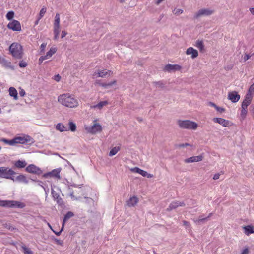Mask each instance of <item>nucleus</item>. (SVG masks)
<instances>
[{
    "label": "nucleus",
    "instance_id": "1",
    "mask_svg": "<svg viewBox=\"0 0 254 254\" xmlns=\"http://www.w3.org/2000/svg\"><path fill=\"white\" fill-rule=\"evenodd\" d=\"M58 102L62 105L69 108H75L78 106V101L74 95L69 93L63 94L58 96Z\"/></svg>",
    "mask_w": 254,
    "mask_h": 254
},
{
    "label": "nucleus",
    "instance_id": "2",
    "mask_svg": "<svg viewBox=\"0 0 254 254\" xmlns=\"http://www.w3.org/2000/svg\"><path fill=\"white\" fill-rule=\"evenodd\" d=\"M10 53L13 57L17 59H21L23 57L22 46L18 43H12L9 48Z\"/></svg>",
    "mask_w": 254,
    "mask_h": 254
},
{
    "label": "nucleus",
    "instance_id": "3",
    "mask_svg": "<svg viewBox=\"0 0 254 254\" xmlns=\"http://www.w3.org/2000/svg\"><path fill=\"white\" fill-rule=\"evenodd\" d=\"M34 139L29 135L22 134L21 136H17L13 138L11 143L16 144H31L34 143Z\"/></svg>",
    "mask_w": 254,
    "mask_h": 254
},
{
    "label": "nucleus",
    "instance_id": "4",
    "mask_svg": "<svg viewBox=\"0 0 254 254\" xmlns=\"http://www.w3.org/2000/svg\"><path fill=\"white\" fill-rule=\"evenodd\" d=\"M178 124L179 127L183 129L195 130L198 127L197 123L190 120H179Z\"/></svg>",
    "mask_w": 254,
    "mask_h": 254
},
{
    "label": "nucleus",
    "instance_id": "5",
    "mask_svg": "<svg viewBox=\"0 0 254 254\" xmlns=\"http://www.w3.org/2000/svg\"><path fill=\"white\" fill-rule=\"evenodd\" d=\"M16 174V173L11 168L5 167H0V178L12 180L13 179V176Z\"/></svg>",
    "mask_w": 254,
    "mask_h": 254
},
{
    "label": "nucleus",
    "instance_id": "6",
    "mask_svg": "<svg viewBox=\"0 0 254 254\" xmlns=\"http://www.w3.org/2000/svg\"><path fill=\"white\" fill-rule=\"evenodd\" d=\"M214 10L211 8H201L196 12L194 15V19H198L202 16H208L213 14Z\"/></svg>",
    "mask_w": 254,
    "mask_h": 254
},
{
    "label": "nucleus",
    "instance_id": "7",
    "mask_svg": "<svg viewBox=\"0 0 254 254\" xmlns=\"http://www.w3.org/2000/svg\"><path fill=\"white\" fill-rule=\"evenodd\" d=\"M85 129L88 133L96 134L98 132L101 131L102 127L99 124L96 123L92 126L85 127Z\"/></svg>",
    "mask_w": 254,
    "mask_h": 254
},
{
    "label": "nucleus",
    "instance_id": "8",
    "mask_svg": "<svg viewBox=\"0 0 254 254\" xmlns=\"http://www.w3.org/2000/svg\"><path fill=\"white\" fill-rule=\"evenodd\" d=\"M51 194L54 200L56 201L57 203L60 206L64 205V202L63 199L60 196L59 194L56 192L54 190V188L56 187L53 185H51Z\"/></svg>",
    "mask_w": 254,
    "mask_h": 254
},
{
    "label": "nucleus",
    "instance_id": "9",
    "mask_svg": "<svg viewBox=\"0 0 254 254\" xmlns=\"http://www.w3.org/2000/svg\"><path fill=\"white\" fill-rule=\"evenodd\" d=\"M7 27L8 29L14 31L19 32L21 30L20 23L16 20H12L8 24Z\"/></svg>",
    "mask_w": 254,
    "mask_h": 254
},
{
    "label": "nucleus",
    "instance_id": "10",
    "mask_svg": "<svg viewBox=\"0 0 254 254\" xmlns=\"http://www.w3.org/2000/svg\"><path fill=\"white\" fill-rule=\"evenodd\" d=\"M60 171L61 169L60 168L55 169L51 172L44 174L43 176L46 178L54 177L57 179H60L61 178L60 176Z\"/></svg>",
    "mask_w": 254,
    "mask_h": 254
},
{
    "label": "nucleus",
    "instance_id": "11",
    "mask_svg": "<svg viewBox=\"0 0 254 254\" xmlns=\"http://www.w3.org/2000/svg\"><path fill=\"white\" fill-rule=\"evenodd\" d=\"M25 171L28 173L40 174L42 173L41 170L34 164L28 165L25 169Z\"/></svg>",
    "mask_w": 254,
    "mask_h": 254
},
{
    "label": "nucleus",
    "instance_id": "12",
    "mask_svg": "<svg viewBox=\"0 0 254 254\" xmlns=\"http://www.w3.org/2000/svg\"><path fill=\"white\" fill-rule=\"evenodd\" d=\"M0 64L5 68L11 70H14V66L11 63L2 57H0Z\"/></svg>",
    "mask_w": 254,
    "mask_h": 254
},
{
    "label": "nucleus",
    "instance_id": "13",
    "mask_svg": "<svg viewBox=\"0 0 254 254\" xmlns=\"http://www.w3.org/2000/svg\"><path fill=\"white\" fill-rule=\"evenodd\" d=\"M228 99L233 103H236L240 100V96L236 91H231L228 93Z\"/></svg>",
    "mask_w": 254,
    "mask_h": 254
},
{
    "label": "nucleus",
    "instance_id": "14",
    "mask_svg": "<svg viewBox=\"0 0 254 254\" xmlns=\"http://www.w3.org/2000/svg\"><path fill=\"white\" fill-rule=\"evenodd\" d=\"M181 69V66L178 64H169L165 66L164 70L165 71L171 72L172 71L180 70Z\"/></svg>",
    "mask_w": 254,
    "mask_h": 254
},
{
    "label": "nucleus",
    "instance_id": "15",
    "mask_svg": "<svg viewBox=\"0 0 254 254\" xmlns=\"http://www.w3.org/2000/svg\"><path fill=\"white\" fill-rule=\"evenodd\" d=\"M213 121L215 123H217L221 125L224 127H227L230 126V121L221 118H214Z\"/></svg>",
    "mask_w": 254,
    "mask_h": 254
},
{
    "label": "nucleus",
    "instance_id": "16",
    "mask_svg": "<svg viewBox=\"0 0 254 254\" xmlns=\"http://www.w3.org/2000/svg\"><path fill=\"white\" fill-rule=\"evenodd\" d=\"M203 156L202 155L192 156L190 158H187L185 160V162L186 163L197 162L202 160Z\"/></svg>",
    "mask_w": 254,
    "mask_h": 254
},
{
    "label": "nucleus",
    "instance_id": "17",
    "mask_svg": "<svg viewBox=\"0 0 254 254\" xmlns=\"http://www.w3.org/2000/svg\"><path fill=\"white\" fill-rule=\"evenodd\" d=\"M185 205L183 202H179L175 201L171 202L168 207L167 208V211H171L173 209L177 208L179 206H184Z\"/></svg>",
    "mask_w": 254,
    "mask_h": 254
},
{
    "label": "nucleus",
    "instance_id": "18",
    "mask_svg": "<svg viewBox=\"0 0 254 254\" xmlns=\"http://www.w3.org/2000/svg\"><path fill=\"white\" fill-rule=\"evenodd\" d=\"M13 179L12 180L13 182H17L19 183H23L25 184H28L29 183L28 180L26 178V176L24 175L20 174L17 176L16 178L14 176H13Z\"/></svg>",
    "mask_w": 254,
    "mask_h": 254
},
{
    "label": "nucleus",
    "instance_id": "19",
    "mask_svg": "<svg viewBox=\"0 0 254 254\" xmlns=\"http://www.w3.org/2000/svg\"><path fill=\"white\" fill-rule=\"evenodd\" d=\"M252 99V95L251 94H247L242 103L241 107L247 108L248 106L250 104Z\"/></svg>",
    "mask_w": 254,
    "mask_h": 254
},
{
    "label": "nucleus",
    "instance_id": "20",
    "mask_svg": "<svg viewBox=\"0 0 254 254\" xmlns=\"http://www.w3.org/2000/svg\"><path fill=\"white\" fill-rule=\"evenodd\" d=\"M186 53L188 55H191V57L192 59H194L198 56V51L192 47L188 48L186 50Z\"/></svg>",
    "mask_w": 254,
    "mask_h": 254
},
{
    "label": "nucleus",
    "instance_id": "21",
    "mask_svg": "<svg viewBox=\"0 0 254 254\" xmlns=\"http://www.w3.org/2000/svg\"><path fill=\"white\" fill-rule=\"evenodd\" d=\"M25 206V204L17 201L10 200V208L16 207L23 208Z\"/></svg>",
    "mask_w": 254,
    "mask_h": 254
},
{
    "label": "nucleus",
    "instance_id": "22",
    "mask_svg": "<svg viewBox=\"0 0 254 254\" xmlns=\"http://www.w3.org/2000/svg\"><path fill=\"white\" fill-rule=\"evenodd\" d=\"M243 229L244 230V233L247 236L254 233V227L251 225L245 226L243 227Z\"/></svg>",
    "mask_w": 254,
    "mask_h": 254
},
{
    "label": "nucleus",
    "instance_id": "23",
    "mask_svg": "<svg viewBox=\"0 0 254 254\" xmlns=\"http://www.w3.org/2000/svg\"><path fill=\"white\" fill-rule=\"evenodd\" d=\"M73 216L74 214L73 212L71 211H68L67 212V213L65 215L62 222L63 228H64L66 222Z\"/></svg>",
    "mask_w": 254,
    "mask_h": 254
},
{
    "label": "nucleus",
    "instance_id": "24",
    "mask_svg": "<svg viewBox=\"0 0 254 254\" xmlns=\"http://www.w3.org/2000/svg\"><path fill=\"white\" fill-rule=\"evenodd\" d=\"M138 202V199L135 196L131 197L127 202V204L129 207L134 206Z\"/></svg>",
    "mask_w": 254,
    "mask_h": 254
},
{
    "label": "nucleus",
    "instance_id": "25",
    "mask_svg": "<svg viewBox=\"0 0 254 254\" xmlns=\"http://www.w3.org/2000/svg\"><path fill=\"white\" fill-rule=\"evenodd\" d=\"M27 165V163L25 160H18L14 163V166L17 168H23Z\"/></svg>",
    "mask_w": 254,
    "mask_h": 254
},
{
    "label": "nucleus",
    "instance_id": "26",
    "mask_svg": "<svg viewBox=\"0 0 254 254\" xmlns=\"http://www.w3.org/2000/svg\"><path fill=\"white\" fill-rule=\"evenodd\" d=\"M8 91L9 95L13 97L15 100H17L18 93L16 89L14 87H10Z\"/></svg>",
    "mask_w": 254,
    "mask_h": 254
},
{
    "label": "nucleus",
    "instance_id": "27",
    "mask_svg": "<svg viewBox=\"0 0 254 254\" xmlns=\"http://www.w3.org/2000/svg\"><path fill=\"white\" fill-rule=\"evenodd\" d=\"M56 130L60 131V132L67 131H68V128L65 127L62 123H58L55 127Z\"/></svg>",
    "mask_w": 254,
    "mask_h": 254
},
{
    "label": "nucleus",
    "instance_id": "28",
    "mask_svg": "<svg viewBox=\"0 0 254 254\" xmlns=\"http://www.w3.org/2000/svg\"><path fill=\"white\" fill-rule=\"evenodd\" d=\"M108 103L107 101H100L99 103L91 106V108L94 109L98 108L99 109H101L103 108V107L107 105Z\"/></svg>",
    "mask_w": 254,
    "mask_h": 254
},
{
    "label": "nucleus",
    "instance_id": "29",
    "mask_svg": "<svg viewBox=\"0 0 254 254\" xmlns=\"http://www.w3.org/2000/svg\"><path fill=\"white\" fill-rule=\"evenodd\" d=\"M212 215V213H210L208 217H202V216H200L199 218L197 219H194V221L195 223L197 224H201V223H203L204 221L208 220V219L211 217V216Z\"/></svg>",
    "mask_w": 254,
    "mask_h": 254
},
{
    "label": "nucleus",
    "instance_id": "30",
    "mask_svg": "<svg viewBox=\"0 0 254 254\" xmlns=\"http://www.w3.org/2000/svg\"><path fill=\"white\" fill-rule=\"evenodd\" d=\"M131 171L133 172L137 173L141 175L142 176H144V175H146V174H145V171L142 170L138 167H134L131 168Z\"/></svg>",
    "mask_w": 254,
    "mask_h": 254
},
{
    "label": "nucleus",
    "instance_id": "31",
    "mask_svg": "<svg viewBox=\"0 0 254 254\" xmlns=\"http://www.w3.org/2000/svg\"><path fill=\"white\" fill-rule=\"evenodd\" d=\"M120 150V147H114L110 150L109 155L110 156H113L116 155Z\"/></svg>",
    "mask_w": 254,
    "mask_h": 254
},
{
    "label": "nucleus",
    "instance_id": "32",
    "mask_svg": "<svg viewBox=\"0 0 254 254\" xmlns=\"http://www.w3.org/2000/svg\"><path fill=\"white\" fill-rule=\"evenodd\" d=\"M60 15L58 13H57L55 17L54 27H60Z\"/></svg>",
    "mask_w": 254,
    "mask_h": 254
},
{
    "label": "nucleus",
    "instance_id": "33",
    "mask_svg": "<svg viewBox=\"0 0 254 254\" xmlns=\"http://www.w3.org/2000/svg\"><path fill=\"white\" fill-rule=\"evenodd\" d=\"M111 72V71H105L104 70H98V72H97L98 76V77H104L106 75H107L108 74V73H109V74H110Z\"/></svg>",
    "mask_w": 254,
    "mask_h": 254
},
{
    "label": "nucleus",
    "instance_id": "34",
    "mask_svg": "<svg viewBox=\"0 0 254 254\" xmlns=\"http://www.w3.org/2000/svg\"><path fill=\"white\" fill-rule=\"evenodd\" d=\"M10 200H0V206L10 207Z\"/></svg>",
    "mask_w": 254,
    "mask_h": 254
},
{
    "label": "nucleus",
    "instance_id": "35",
    "mask_svg": "<svg viewBox=\"0 0 254 254\" xmlns=\"http://www.w3.org/2000/svg\"><path fill=\"white\" fill-rule=\"evenodd\" d=\"M68 125H69L68 130H70L72 132H74L76 130V126L75 124L73 122L70 121L68 123Z\"/></svg>",
    "mask_w": 254,
    "mask_h": 254
},
{
    "label": "nucleus",
    "instance_id": "36",
    "mask_svg": "<svg viewBox=\"0 0 254 254\" xmlns=\"http://www.w3.org/2000/svg\"><path fill=\"white\" fill-rule=\"evenodd\" d=\"M195 46L201 51L204 49V44L202 41H197Z\"/></svg>",
    "mask_w": 254,
    "mask_h": 254
},
{
    "label": "nucleus",
    "instance_id": "37",
    "mask_svg": "<svg viewBox=\"0 0 254 254\" xmlns=\"http://www.w3.org/2000/svg\"><path fill=\"white\" fill-rule=\"evenodd\" d=\"M46 12V8L45 7H43L40 11V13L39 15L38 16L37 18H39V19H41L44 14H45Z\"/></svg>",
    "mask_w": 254,
    "mask_h": 254
},
{
    "label": "nucleus",
    "instance_id": "38",
    "mask_svg": "<svg viewBox=\"0 0 254 254\" xmlns=\"http://www.w3.org/2000/svg\"><path fill=\"white\" fill-rule=\"evenodd\" d=\"M14 15V13L12 11H9L6 15L7 19L10 20L12 19Z\"/></svg>",
    "mask_w": 254,
    "mask_h": 254
},
{
    "label": "nucleus",
    "instance_id": "39",
    "mask_svg": "<svg viewBox=\"0 0 254 254\" xmlns=\"http://www.w3.org/2000/svg\"><path fill=\"white\" fill-rule=\"evenodd\" d=\"M56 52V50L55 48H51L50 50L47 52V54L48 56H49L50 57H51Z\"/></svg>",
    "mask_w": 254,
    "mask_h": 254
},
{
    "label": "nucleus",
    "instance_id": "40",
    "mask_svg": "<svg viewBox=\"0 0 254 254\" xmlns=\"http://www.w3.org/2000/svg\"><path fill=\"white\" fill-rule=\"evenodd\" d=\"M173 12L177 15H178L180 14L183 13V10L180 8H174V9L173 11Z\"/></svg>",
    "mask_w": 254,
    "mask_h": 254
},
{
    "label": "nucleus",
    "instance_id": "41",
    "mask_svg": "<svg viewBox=\"0 0 254 254\" xmlns=\"http://www.w3.org/2000/svg\"><path fill=\"white\" fill-rule=\"evenodd\" d=\"M247 114V108L242 107L241 115L243 118H245Z\"/></svg>",
    "mask_w": 254,
    "mask_h": 254
},
{
    "label": "nucleus",
    "instance_id": "42",
    "mask_svg": "<svg viewBox=\"0 0 254 254\" xmlns=\"http://www.w3.org/2000/svg\"><path fill=\"white\" fill-rule=\"evenodd\" d=\"M19 66L21 68L25 67L27 66V63L23 60L20 61L19 63Z\"/></svg>",
    "mask_w": 254,
    "mask_h": 254
},
{
    "label": "nucleus",
    "instance_id": "43",
    "mask_svg": "<svg viewBox=\"0 0 254 254\" xmlns=\"http://www.w3.org/2000/svg\"><path fill=\"white\" fill-rule=\"evenodd\" d=\"M115 82H116V81H114L113 82H110V83H102L101 84V86L104 87H105V88H107L108 87L112 86L113 84L115 83Z\"/></svg>",
    "mask_w": 254,
    "mask_h": 254
},
{
    "label": "nucleus",
    "instance_id": "44",
    "mask_svg": "<svg viewBox=\"0 0 254 254\" xmlns=\"http://www.w3.org/2000/svg\"><path fill=\"white\" fill-rule=\"evenodd\" d=\"M254 82L249 87L248 94H251V95H252V94L254 92Z\"/></svg>",
    "mask_w": 254,
    "mask_h": 254
},
{
    "label": "nucleus",
    "instance_id": "45",
    "mask_svg": "<svg viewBox=\"0 0 254 254\" xmlns=\"http://www.w3.org/2000/svg\"><path fill=\"white\" fill-rule=\"evenodd\" d=\"M189 146H190V145L188 143L179 144L178 145H176V147H179V148H183V147Z\"/></svg>",
    "mask_w": 254,
    "mask_h": 254
},
{
    "label": "nucleus",
    "instance_id": "46",
    "mask_svg": "<svg viewBox=\"0 0 254 254\" xmlns=\"http://www.w3.org/2000/svg\"><path fill=\"white\" fill-rule=\"evenodd\" d=\"M12 141H13V139L11 140H7L6 139H2L3 142H4V143L8 144L10 145H11V146L14 145L13 143H11V142H12Z\"/></svg>",
    "mask_w": 254,
    "mask_h": 254
},
{
    "label": "nucleus",
    "instance_id": "47",
    "mask_svg": "<svg viewBox=\"0 0 254 254\" xmlns=\"http://www.w3.org/2000/svg\"><path fill=\"white\" fill-rule=\"evenodd\" d=\"M254 54H252V55H249V54H245L243 57V60H244V62H246V61H247L248 60H249L250 57L253 55Z\"/></svg>",
    "mask_w": 254,
    "mask_h": 254
},
{
    "label": "nucleus",
    "instance_id": "48",
    "mask_svg": "<svg viewBox=\"0 0 254 254\" xmlns=\"http://www.w3.org/2000/svg\"><path fill=\"white\" fill-rule=\"evenodd\" d=\"M24 253L25 254H33V252L29 249L25 247L24 248Z\"/></svg>",
    "mask_w": 254,
    "mask_h": 254
},
{
    "label": "nucleus",
    "instance_id": "49",
    "mask_svg": "<svg viewBox=\"0 0 254 254\" xmlns=\"http://www.w3.org/2000/svg\"><path fill=\"white\" fill-rule=\"evenodd\" d=\"M60 33V27H54V34Z\"/></svg>",
    "mask_w": 254,
    "mask_h": 254
},
{
    "label": "nucleus",
    "instance_id": "50",
    "mask_svg": "<svg viewBox=\"0 0 254 254\" xmlns=\"http://www.w3.org/2000/svg\"><path fill=\"white\" fill-rule=\"evenodd\" d=\"M216 110L218 112H219L220 113H222V112H223L225 111V109L224 108H223L222 107H218V106H217L216 107Z\"/></svg>",
    "mask_w": 254,
    "mask_h": 254
},
{
    "label": "nucleus",
    "instance_id": "51",
    "mask_svg": "<svg viewBox=\"0 0 254 254\" xmlns=\"http://www.w3.org/2000/svg\"><path fill=\"white\" fill-rule=\"evenodd\" d=\"M183 225L186 226V228H190V224L189 222L187 221H183Z\"/></svg>",
    "mask_w": 254,
    "mask_h": 254
},
{
    "label": "nucleus",
    "instance_id": "52",
    "mask_svg": "<svg viewBox=\"0 0 254 254\" xmlns=\"http://www.w3.org/2000/svg\"><path fill=\"white\" fill-rule=\"evenodd\" d=\"M54 79L55 81L58 82L61 79V76L59 74L56 75L54 76Z\"/></svg>",
    "mask_w": 254,
    "mask_h": 254
},
{
    "label": "nucleus",
    "instance_id": "53",
    "mask_svg": "<svg viewBox=\"0 0 254 254\" xmlns=\"http://www.w3.org/2000/svg\"><path fill=\"white\" fill-rule=\"evenodd\" d=\"M249 252V249L248 248H246L243 250V251L240 254H248Z\"/></svg>",
    "mask_w": 254,
    "mask_h": 254
},
{
    "label": "nucleus",
    "instance_id": "54",
    "mask_svg": "<svg viewBox=\"0 0 254 254\" xmlns=\"http://www.w3.org/2000/svg\"><path fill=\"white\" fill-rule=\"evenodd\" d=\"M19 95L21 97H23L25 95V92L24 89H20V90L19 91Z\"/></svg>",
    "mask_w": 254,
    "mask_h": 254
},
{
    "label": "nucleus",
    "instance_id": "55",
    "mask_svg": "<svg viewBox=\"0 0 254 254\" xmlns=\"http://www.w3.org/2000/svg\"><path fill=\"white\" fill-rule=\"evenodd\" d=\"M46 46V44L42 43L40 46V49L41 51H43L45 50V48Z\"/></svg>",
    "mask_w": 254,
    "mask_h": 254
},
{
    "label": "nucleus",
    "instance_id": "56",
    "mask_svg": "<svg viewBox=\"0 0 254 254\" xmlns=\"http://www.w3.org/2000/svg\"><path fill=\"white\" fill-rule=\"evenodd\" d=\"M219 177H220V174L216 173L213 176V179L214 180H217L219 178Z\"/></svg>",
    "mask_w": 254,
    "mask_h": 254
},
{
    "label": "nucleus",
    "instance_id": "57",
    "mask_svg": "<svg viewBox=\"0 0 254 254\" xmlns=\"http://www.w3.org/2000/svg\"><path fill=\"white\" fill-rule=\"evenodd\" d=\"M63 229H64V228H63V225H62V228H61L60 231H59V232L54 231V232L55 233V234L56 235L59 236L61 234V232H62V231H63Z\"/></svg>",
    "mask_w": 254,
    "mask_h": 254
},
{
    "label": "nucleus",
    "instance_id": "58",
    "mask_svg": "<svg viewBox=\"0 0 254 254\" xmlns=\"http://www.w3.org/2000/svg\"><path fill=\"white\" fill-rule=\"evenodd\" d=\"M43 188L45 191L46 195H47L48 193H49V188L48 187H43Z\"/></svg>",
    "mask_w": 254,
    "mask_h": 254
},
{
    "label": "nucleus",
    "instance_id": "59",
    "mask_svg": "<svg viewBox=\"0 0 254 254\" xmlns=\"http://www.w3.org/2000/svg\"><path fill=\"white\" fill-rule=\"evenodd\" d=\"M145 174H146V175H144L143 177H146L148 178H151L153 177V175L148 173L146 171L145 172Z\"/></svg>",
    "mask_w": 254,
    "mask_h": 254
},
{
    "label": "nucleus",
    "instance_id": "60",
    "mask_svg": "<svg viewBox=\"0 0 254 254\" xmlns=\"http://www.w3.org/2000/svg\"><path fill=\"white\" fill-rule=\"evenodd\" d=\"M67 35V33L64 31H62L61 38H64Z\"/></svg>",
    "mask_w": 254,
    "mask_h": 254
},
{
    "label": "nucleus",
    "instance_id": "61",
    "mask_svg": "<svg viewBox=\"0 0 254 254\" xmlns=\"http://www.w3.org/2000/svg\"><path fill=\"white\" fill-rule=\"evenodd\" d=\"M44 60L42 56H41L39 59V64H41Z\"/></svg>",
    "mask_w": 254,
    "mask_h": 254
},
{
    "label": "nucleus",
    "instance_id": "62",
    "mask_svg": "<svg viewBox=\"0 0 254 254\" xmlns=\"http://www.w3.org/2000/svg\"><path fill=\"white\" fill-rule=\"evenodd\" d=\"M82 185H77V184H74L71 185V186L72 187H76V188H80L81 187Z\"/></svg>",
    "mask_w": 254,
    "mask_h": 254
},
{
    "label": "nucleus",
    "instance_id": "63",
    "mask_svg": "<svg viewBox=\"0 0 254 254\" xmlns=\"http://www.w3.org/2000/svg\"><path fill=\"white\" fill-rule=\"evenodd\" d=\"M249 10L251 14L254 15V7L250 8Z\"/></svg>",
    "mask_w": 254,
    "mask_h": 254
},
{
    "label": "nucleus",
    "instance_id": "64",
    "mask_svg": "<svg viewBox=\"0 0 254 254\" xmlns=\"http://www.w3.org/2000/svg\"><path fill=\"white\" fill-rule=\"evenodd\" d=\"M70 196L74 200H77V199L74 196L73 192H72L70 193Z\"/></svg>",
    "mask_w": 254,
    "mask_h": 254
}]
</instances>
